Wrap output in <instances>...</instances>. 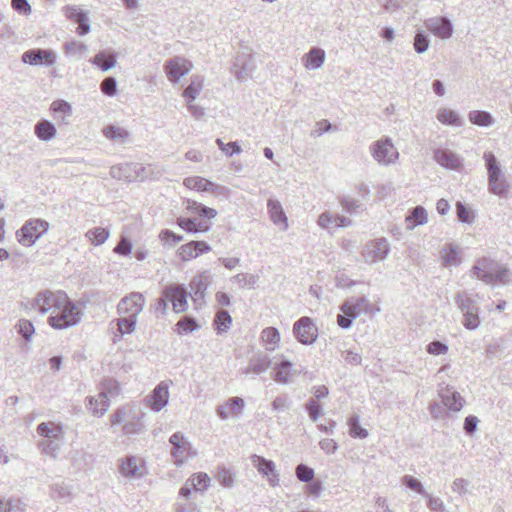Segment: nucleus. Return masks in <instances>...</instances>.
I'll use <instances>...</instances> for the list:
<instances>
[{"label":"nucleus","mask_w":512,"mask_h":512,"mask_svg":"<svg viewBox=\"0 0 512 512\" xmlns=\"http://www.w3.org/2000/svg\"><path fill=\"white\" fill-rule=\"evenodd\" d=\"M455 304L461 313L480 310L476 299L466 290L459 291L454 297Z\"/></svg>","instance_id":"c85d7f7f"},{"label":"nucleus","mask_w":512,"mask_h":512,"mask_svg":"<svg viewBox=\"0 0 512 512\" xmlns=\"http://www.w3.org/2000/svg\"><path fill=\"white\" fill-rule=\"evenodd\" d=\"M211 275L208 271H203L198 275L194 276L190 286L191 289L195 291L196 295L203 297L209 283H210Z\"/></svg>","instance_id":"79ce46f5"},{"label":"nucleus","mask_w":512,"mask_h":512,"mask_svg":"<svg viewBox=\"0 0 512 512\" xmlns=\"http://www.w3.org/2000/svg\"><path fill=\"white\" fill-rule=\"evenodd\" d=\"M295 375L296 371L293 368L292 362L284 358H281L273 368V379L279 384L285 385L290 383Z\"/></svg>","instance_id":"5701e85b"},{"label":"nucleus","mask_w":512,"mask_h":512,"mask_svg":"<svg viewBox=\"0 0 512 512\" xmlns=\"http://www.w3.org/2000/svg\"><path fill=\"white\" fill-rule=\"evenodd\" d=\"M189 480L195 491H206L211 484V478L208 474L203 472L193 474Z\"/></svg>","instance_id":"09e8293b"},{"label":"nucleus","mask_w":512,"mask_h":512,"mask_svg":"<svg viewBox=\"0 0 512 512\" xmlns=\"http://www.w3.org/2000/svg\"><path fill=\"white\" fill-rule=\"evenodd\" d=\"M183 185L198 192H213L218 185L200 176H191L183 180Z\"/></svg>","instance_id":"bb28decb"},{"label":"nucleus","mask_w":512,"mask_h":512,"mask_svg":"<svg viewBox=\"0 0 512 512\" xmlns=\"http://www.w3.org/2000/svg\"><path fill=\"white\" fill-rule=\"evenodd\" d=\"M34 133L39 140L49 142L56 137L57 129L51 121L41 119L35 124Z\"/></svg>","instance_id":"cd10ccee"},{"label":"nucleus","mask_w":512,"mask_h":512,"mask_svg":"<svg viewBox=\"0 0 512 512\" xmlns=\"http://www.w3.org/2000/svg\"><path fill=\"white\" fill-rule=\"evenodd\" d=\"M21 60L32 66L50 67L56 63V54L50 49H30L22 54Z\"/></svg>","instance_id":"f3484780"},{"label":"nucleus","mask_w":512,"mask_h":512,"mask_svg":"<svg viewBox=\"0 0 512 512\" xmlns=\"http://www.w3.org/2000/svg\"><path fill=\"white\" fill-rule=\"evenodd\" d=\"M424 26L427 31L441 40L450 39L454 31L451 20L443 16H434L426 19Z\"/></svg>","instance_id":"2eb2a0df"},{"label":"nucleus","mask_w":512,"mask_h":512,"mask_svg":"<svg viewBox=\"0 0 512 512\" xmlns=\"http://www.w3.org/2000/svg\"><path fill=\"white\" fill-rule=\"evenodd\" d=\"M170 383L161 381L149 395L147 404L154 412L161 411L168 404Z\"/></svg>","instance_id":"6ab92c4d"},{"label":"nucleus","mask_w":512,"mask_h":512,"mask_svg":"<svg viewBox=\"0 0 512 512\" xmlns=\"http://www.w3.org/2000/svg\"><path fill=\"white\" fill-rule=\"evenodd\" d=\"M144 425L141 421V417L133 412L131 409L130 417L127 418L123 425V432L126 435L140 434L144 431Z\"/></svg>","instance_id":"ea45409f"},{"label":"nucleus","mask_w":512,"mask_h":512,"mask_svg":"<svg viewBox=\"0 0 512 512\" xmlns=\"http://www.w3.org/2000/svg\"><path fill=\"white\" fill-rule=\"evenodd\" d=\"M203 89V78L201 76L191 77L189 85L184 89L182 96L187 102H194Z\"/></svg>","instance_id":"4c0bfd02"},{"label":"nucleus","mask_w":512,"mask_h":512,"mask_svg":"<svg viewBox=\"0 0 512 512\" xmlns=\"http://www.w3.org/2000/svg\"><path fill=\"white\" fill-rule=\"evenodd\" d=\"M488 171L489 191L497 196H504L509 190V184L506 182L500 167L497 164L496 157L492 152H485L483 156Z\"/></svg>","instance_id":"39448f33"},{"label":"nucleus","mask_w":512,"mask_h":512,"mask_svg":"<svg viewBox=\"0 0 512 512\" xmlns=\"http://www.w3.org/2000/svg\"><path fill=\"white\" fill-rule=\"evenodd\" d=\"M64 14L65 16L75 22L78 21H84L85 16L87 15L86 12L81 11L77 6L75 5H68L64 7Z\"/></svg>","instance_id":"052dcab7"},{"label":"nucleus","mask_w":512,"mask_h":512,"mask_svg":"<svg viewBox=\"0 0 512 512\" xmlns=\"http://www.w3.org/2000/svg\"><path fill=\"white\" fill-rule=\"evenodd\" d=\"M101 392H106L108 398L115 397L120 392L119 384L113 379H105L102 382V391Z\"/></svg>","instance_id":"774afa93"},{"label":"nucleus","mask_w":512,"mask_h":512,"mask_svg":"<svg viewBox=\"0 0 512 512\" xmlns=\"http://www.w3.org/2000/svg\"><path fill=\"white\" fill-rule=\"evenodd\" d=\"M169 442L172 445L171 455L174 458L175 465L178 467L182 466L188 457H194L196 455L192 444L181 432L172 434L169 438Z\"/></svg>","instance_id":"9d476101"},{"label":"nucleus","mask_w":512,"mask_h":512,"mask_svg":"<svg viewBox=\"0 0 512 512\" xmlns=\"http://www.w3.org/2000/svg\"><path fill=\"white\" fill-rule=\"evenodd\" d=\"M251 461L258 472L267 477L268 482L272 487L279 485V474L276 471V466L273 461L256 454L251 456Z\"/></svg>","instance_id":"a211bd4d"},{"label":"nucleus","mask_w":512,"mask_h":512,"mask_svg":"<svg viewBox=\"0 0 512 512\" xmlns=\"http://www.w3.org/2000/svg\"><path fill=\"white\" fill-rule=\"evenodd\" d=\"M118 471L128 480H138L148 473L145 460L137 455H127L118 460Z\"/></svg>","instance_id":"6e6552de"},{"label":"nucleus","mask_w":512,"mask_h":512,"mask_svg":"<svg viewBox=\"0 0 512 512\" xmlns=\"http://www.w3.org/2000/svg\"><path fill=\"white\" fill-rule=\"evenodd\" d=\"M50 111L55 115V119L64 125L69 124V118L73 114L71 104L65 100L53 101L50 105Z\"/></svg>","instance_id":"a878e982"},{"label":"nucleus","mask_w":512,"mask_h":512,"mask_svg":"<svg viewBox=\"0 0 512 512\" xmlns=\"http://www.w3.org/2000/svg\"><path fill=\"white\" fill-rule=\"evenodd\" d=\"M101 92L107 96H114L117 92V81L114 77L105 78L100 84Z\"/></svg>","instance_id":"680f3d73"},{"label":"nucleus","mask_w":512,"mask_h":512,"mask_svg":"<svg viewBox=\"0 0 512 512\" xmlns=\"http://www.w3.org/2000/svg\"><path fill=\"white\" fill-rule=\"evenodd\" d=\"M370 302L366 297H352L340 306L342 314L337 316V324L343 329H349L353 320L361 314H366L370 310Z\"/></svg>","instance_id":"20e7f679"},{"label":"nucleus","mask_w":512,"mask_h":512,"mask_svg":"<svg viewBox=\"0 0 512 512\" xmlns=\"http://www.w3.org/2000/svg\"><path fill=\"white\" fill-rule=\"evenodd\" d=\"M511 272L505 266L489 258L479 259L471 269V276L488 285L508 284Z\"/></svg>","instance_id":"f257e3e1"},{"label":"nucleus","mask_w":512,"mask_h":512,"mask_svg":"<svg viewBox=\"0 0 512 512\" xmlns=\"http://www.w3.org/2000/svg\"><path fill=\"white\" fill-rule=\"evenodd\" d=\"M231 281L236 283L239 288L254 289L259 281V276L249 273H239L231 278Z\"/></svg>","instance_id":"37998d69"},{"label":"nucleus","mask_w":512,"mask_h":512,"mask_svg":"<svg viewBox=\"0 0 512 512\" xmlns=\"http://www.w3.org/2000/svg\"><path fill=\"white\" fill-rule=\"evenodd\" d=\"M67 296V293L61 290H43L32 299L31 308L40 315L52 317L62 307Z\"/></svg>","instance_id":"7ed1b4c3"},{"label":"nucleus","mask_w":512,"mask_h":512,"mask_svg":"<svg viewBox=\"0 0 512 512\" xmlns=\"http://www.w3.org/2000/svg\"><path fill=\"white\" fill-rule=\"evenodd\" d=\"M136 323L137 317L122 315V317L117 319V331L119 332V336L121 337L134 332Z\"/></svg>","instance_id":"a18cd8bd"},{"label":"nucleus","mask_w":512,"mask_h":512,"mask_svg":"<svg viewBox=\"0 0 512 512\" xmlns=\"http://www.w3.org/2000/svg\"><path fill=\"white\" fill-rule=\"evenodd\" d=\"M433 159L442 167L451 170L459 169L463 162V159L455 152L441 148L434 151Z\"/></svg>","instance_id":"4be33fe9"},{"label":"nucleus","mask_w":512,"mask_h":512,"mask_svg":"<svg viewBox=\"0 0 512 512\" xmlns=\"http://www.w3.org/2000/svg\"><path fill=\"white\" fill-rule=\"evenodd\" d=\"M162 294L169 299L175 313H182L187 310L188 293L183 285L170 284L163 289Z\"/></svg>","instance_id":"dca6fc26"},{"label":"nucleus","mask_w":512,"mask_h":512,"mask_svg":"<svg viewBox=\"0 0 512 512\" xmlns=\"http://www.w3.org/2000/svg\"><path fill=\"white\" fill-rule=\"evenodd\" d=\"M407 229H414L416 226L427 223V212L422 206L413 208L409 215L406 216Z\"/></svg>","instance_id":"58836bf2"},{"label":"nucleus","mask_w":512,"mask_h":512,"mask_svg":"<svg viewBox=\"0 0 512 512\" xmlns=\"http://www.w3.org/2000/svg\"><path fill=\"white\" fill-rule=\"evenodd\" d=\"M390 252L389 242L386 238H377L368 241L361 251L363 261L368 265L384 261Z\"/></svg>","instance_id":"1a4fd4ad"},{"label":"nucleus","mask_w":512,"mask_h":512,"mask_svg":"<svg viewBox=\"0 0 512 512\" xmlns=\"http://www.w3.org/2000/svg\"><path fill=\"white\" fill-rule=\"evenodd\" d=\"M216 144H217L218 148L229 157H231L234 154H240L242 152V149H241L239 143L236 141L229 142L226 144L222 141V139L217 138Z\"/></svg>","instance_id":"4d7b16f0"},{"label":"nucleus","mask_w":512,"mask_h":512,"mask_svg":"<svg viewBox=\"0 0 512 512\" xmlns=\"http://www.w3.org/2000/svg\"><path fill=\"white\" fill-rule=\"evenodd\" d=\"M437 120L448 126H462L463 121L459 114L449 108H439L436 115Z\"/></svg>","instance_id":"e433bc0d"},{"label":"nucleus","mask_w":512,"mask_h":512,"mask_svg":"<svg viewBox=\"0 0 512 512\" xmlns=\"http://www.w3.org/2000/svg\"><path fill=\"white\" fill-rule=\"evenodd\" d=\"M176 326H177V333L180 335L192 333L193 331L199 329V325L197 324L196 320L189 316H185V317L181 318L178 321V323L176 324Z\"/></svg>","instance_id":"5fc2aeb1"},{"label":"nucleus","mask_w":512,"mask_h":512,"mask_svg":"<svg viewBox=\"0 0 512 512\" xmlns=\"http://www.w3.org/2000/svg\"><path fill=\"white\" fill-rule=\"evenodd\" d=\"M49 226L46 220L39 218L29 219L16 232L17 240L21 245L30 247L48 231Z\"/></svg>","instance_id":"0eeeda50"},{"label":"nucleus","mask_w":512,"mask_h":512,"mask_svg":"<svg viewBox=\"0 0 512 512\" xmlns=\"http://www.w3.org/2000/svg\"><path fill=\"white\" fill-rule=\"evenodd\" d=\"M441 258L445 267H457L461 264V249L449 244L442 250Z\"/></svg>","instance_id":"f704fd0d"},{"label":"nucleus","mask_w":512,"mask_h":512,"mask_svg":"<svg viewBox=\"0 0 512 512\" xmlns=\"http://www.w3.org/2000/svg\"><path fill=\"white\" fill-rule=\"evenodd\" d=\"M37 432L40 436L48 438V440H58L63 437V429L59 424L54 422H42L37 426Z\"/></svg>","instance_id":"c9c22d12"},{"label":"nucleus","mask_w":512,"mask_h":512,"mask_svg":"<svg viewBox=\"0 0 512 512\" xmlns=\"http://www.w3.org/2000/svg\"><path fill=\"white\" fill-rule=\"evenodd\" d=\"M144 167L138 163H123L112 166L110 169V175L118 180H124L128 182L143 180L146 175L144 174Z\"/></svg>","instance_id":"f8f14e48"},{"label":"nucleus","mask_w":512,"mask_h":512,"mask_svg":"<svg viewBox=\"0 0 512 512\" xmlns=\"http://www.w3.org/2000/svg\"><path fill=\"white\" fill-rule=\"evenodd\" d=\"M340 204L342 208L349 213H354L362 207V203L351 196L342 197Z\"/></svg>","instance_id":"e2e57ef3"},{"label":"nucleus","mask_w":512,"mask_h":512,"mask_svg":"<svg viewBox=\"0 0 512 512\" xmlns=\"http://www.w3.org/2000/svg\"><path fill=\"white\" fill-rule=\"evenodd\" d=\"M144 306V295L140 292H132L119 301L117 305V312L119 315L138 317Z\"/></svg>","instance_id":"ddd939ff"},{"label":"nucleus","mask_w":512,"mask_h":512,"mask_svg":"<svg viewBox=\"0 0 512 512\" xmlns=\"http://www.w3.org/2000/svg\"><path fill=\"white\" fill-rule=\"evenodd\" d=\"M192 68L193 65L190 61L179 56L168 59L164 64L166 76L172 83H178Z\"/></svg>","instance_id":"4468645a"},{"label":"nucleus","mask_w":512,"mask_h":512,"mask_svg":"<svg viewBox=\"0 0 512 512\" xmlns=\"http://www.w3.org/2000/svg\"><path fill=\"white\" fill-rule=\"evenodd\" d=\"M442 403L445 407L453 412H459L465 403L464 398L457 391H452L446 388L440 393Z\"/></svg>","instance_id":"c756f323"},{"label":"nucleus","mask_w":512,"mask_h":512,"mask_svg":"<svg viewBox=\"0 0 512 512\" xmlns=\"http://www.w3.org/2000/svg\"><path fill=\"white\" fill-rule=\"evenodd\" d=\"M267 209L270 220L279 226L282 231H286L288 229V218L281 203L278 200L269 199L267 201Z\"/></svg>","instance_id":"b1692460"},{"label":"nucleus","mask_w":512,"mask_h":512,"mask_svg":"<svg viewBox=\"0 0 512 512\" xmlns=\"http://www.w3.org/2000/svg\"><path fill=\"white\" fill-rule=\"evenodd\" d=\"M448 350V346L445 343L438 340L430 342L426 347V351L434 356L445 355L448 352Z\"/></svg>","instance_id":"0e129e2a"},{"label":"nucleus","mask_w":512,"mask_h":512,"mask_svg":"<svg viewBox=\"0 0 512 512\" xmlns=\"http://www.w3.org/2000/svg\"><path fill=\"white\" fill-rule=\"evenodd\" d=\"M423 496L426 497L427 506L432 512H445L446 511V506H445L444 502L439 497L432 496L431 494H429L427 492Z\"/></svg>","instance_id":"bf43d9fd"},{"label":"nucleus","mask_w":512,"mask_h":512,"mask_svg":"<svg viewBox=\"0 0 512 512\" xmlns=\"http://www.w3.org/2000/svg\"><path fill=\"white\" fill-rule=\"evenodd\" d=\"M372 158L381 166H390L399 159V152L390 137L374 141L369 146Z\"/></svg>","instance_id":"423d86ee"},{"label":"nucleus","mask_w":512,"mask_h":512,"mask_svg":"<svg viewBox=\"0 0 512 512\" xmlns=\"http://www.w3.org/2000/svg\"><path fill=\"white\" fill-rule=\"evenodd\" d=\"M270 366V357L263 352H258L249 360L247 367L242 370V373L246 376H257L266 372Z\"/></svg>","instance_id":"412c9836"},{"label":"nucleus","mask_w":512,"mask_h":512,"mask_svg":"<svg viewBox=\"0 0 512 512\" xmlns=\"http://www.w3.org/2000/svg\"><path fill=\"white\" fill-rule=\"evenodd\" d=\"M110 236V232L103 227H96L88 230L85 233V237L93 244L94 246H99L104 244Z\"/></svg>","instance_id":"c03bdc74"},{"label":"nucleus","mask_w":512,"mask_h":512,"mask_svg":"<svg viewBox=\"0 0 512 512\" xmlns=\"http://www.w3.org/2000/svg\"><path fill=\"white\" fill-rule=\"evenodd\" d=\"M296 476L302 482H310L314 477V470L307 465L299 464L296 467Z\"/></svg>","instance_id":"338daca9"},{"label":"nucleus","mask_w":512,"mask_h":512,"mask_svg":"<svg viewBox=\"0 0 512 512\" xmlns=\"http://www.w3.org/2000/svg\"><path fill=\"white\" fill-rule=\"evenodd\" d=\"M109 408V400L106 392H100L96 396L89 397V410L94 416H103Z\"/></svg>","instance_id":"473e14b6"},{"label":"nucleus","mask_w":512,"mask_h":512,"mask_svg":"<svg viewBox=\"0 0 512 512\" xmlns=\"http://www.w3.org/2000/svg\"><path fill=\"white\" fill-rule=\"evenodd\" d=\"M211 250V246L204 241H191L183 244L178 249L177 254L182 261H189Z\"/></svg>","instance_id":"aec40b11"},{"label":"nucleus","mask_w":512,"mask_h":512,"mask_svg":"<svg viewBox=\"0 0 512 512\" xmlns=\"http://www.w3.org/2000/svg\"><path fill=\"white\" fill-rule=\"evenodd\" d=\"M430 46L429 36L424 31H417L414 36L413 47L418 54L425 53Z\"/></svg>","instance_id":"864d4df0"},{"label":"nucleus","mask_w":512,"mask_h":512,"mask_svg":"<svg viewBox=\"0 0 512 512\" xmlns=\"http://www.w3.org/2000/svg\"><path fill=\"white\" fill-rule=\"evenodd\" d=\"M232 323V318L226 310H221L216 314L214 324L219 334L226 332Z\"/></svg>","instance_id":"603ef678"},{"label":"nucleus","mask_w":512,"mask_h":512,"mask_svg":"<svg viewBox=\"0 0 512 512\" xmlns=\"http://www.w3.org/2000/svg\"><path fill=\"white\" fill-rule=\"evenodd\" d=\"M293 334L301 344L311 345L318 337V328L310 317L304 316L294 323Z\"/></svg>","instance_id":"9b49d317"},{"label":"nucleus","mask_w":512,"mask_h":512,"mask_svg":"<svg viewBox=\"0 0 512 512\" xmlns=\"http://www.w3.org/2000/svg\"><path fill=\"white\" fill-rule=\"evenodd\" d=\"M86 51L87 46L82 42L70 41L65 44V53L67 55L78 56V58H80Z\"/></svg>","instance_id":"13d9d810"},{"label":"nucleus","mask_w":512,"mask_h":512,"mask_svg":"<svg viewBox=\"0 0 512 512\" xmlns=\"http://www.w3.org/2000/svg\"><path fill=\"white\" fill-rule=\"evenodd\" d=\"M102 132L107 139L117 143H125L129 137V132L126 129L115 125L106 126Z\"/></svg>","instance_id":"a19ab883"},{"label":"nucleus","mask_w":512,"mask_h":512,"mask_svg":"<svg viewBox=\"0 0 512 512\" xmlns=\"http://www.w3.org/2000/svg\"><path fill=\"white\" fill-rule=\"evenodd\" d=\"M349 434L353 438L365 439L368 437L369 433L365 428H362L359 425V416L353 415L349 421Z\"/></svg>","instance_id":"3c124183"},{"label":"nucleus","mask_w":512,"mask_h":512,"mask_svg":"<svg viewBox=\"0 0 512 512\" xmlns=\"http://www.w3.org/2000/svg\"><path fill=\"white\" fill-rule=\"evenodd\" d=\"M90 62L101 71L106 72L117 65V54L115 52L100 51Z\"/></svg>","instance_id":"7c9ffc66"},{"label":"nucleus","mask_w":512,"mask_h":512,"mask_svg":"<svg viewBox=\"0 0 512 512\" xmlns=\"http://www.w3.org/2000/svg\"><path fill=\"white\" fill-rule=\"evenodd\" d=\"M215 478L224 488L230 489L234 486L235 474L226 467H219Z\"/></svg>","instance_id":"8fccbe9b"},{"label":"nucleus","mask_w":512,"mask_h":512,"mask_svg":"<svg viewBox=\"0 0 512 512\" xmlns=\"http://www.w3.org/2000/svg\"><path fill=\"white\" fill-rule=\"evenodd\" d=\"M480 310H475L472 312L462 313L463 314V326L468 330H475L480 326Z\"/></svg>","instance_id":"6e6d98bb"},{"label":"nucleus","mask_w":512,"mask_h":512,"mask_svg":"<svg viewBox=\"0 0 512 512\" xmlns=\"http://www.w3.org/2000/svg\"><path fill=\"white\" fill-rule=\"evenodd\" d=\"M469 121L472 124L481 126V127H489L494 123L493 117L490 113L486 111L474 110L469 112L468 114Z\"/></svg>","instance_id":"49530a36"},{"label":"nucleus","mask_w":512,"mask_h":512,"mask_svg":"<svg viewBox=\"0 0 512 512\" xmlns=\"http://www.w3.org/2000/svg\"><path fill=\"white\" fill-rule=\"evenodd\" d=\"M326 54L322 48L313 47L302 58L303 66L307 70H316L323 66Z\"/></svg>","instance_id":"393cba45"},{"label":"nucleus","mask_w":512,"mask_h":512,"mask_svg":"<svg viewBox=\"0 0 512 512\" xmlns=\"http://www.w3.org/2000/svg\"><path fill=\"white\" fill-rule=\"evenodd\" d=\"M280 332L275 327H267L262 330L260 340L267 351H275L280 344Z\"/></svg>","instance_id":"2f4dec72"},{"label":"nucleus","mask_w":512,"mask_h":512,"mask_svg":"<svg viewBox=\"0 0 512 512\" xmlns=\"http://www.w3.org/2000/svg\"><path fill=\"white\" fill-rule=\"evenodd\" d=\"M244 405L245 402L240 397H232L226 401V406L229 408L230 416H238Z\"/></svg>","instance_id":"69168bd1"},{"label":"nucleus","mask_w":512,"mask_h":512,"mask_svg":"<svg viewBox=\"0 0 512 512\" xmlns=\"http://www.w3.org/2000/svg\"><path fill=\"white\" fill-rule=\"evenodd\" d=\"M50 497L56 501L68 502L72 498V487L65 482H56L49 487Z\"/></svg>","instance_id":"72a5a7b5"},{"label":"nucleus","mask_w":512,"mask_h":512,"mask_svg":"<svg viewBox=\"0 0 512 512\" xmlns=\"http://www.w3.org/2000/svg\"><path fill=\"white\" fill-rule=\"evenodd\" d=\"M82 315L80 307L67 296L62 307L52 317L47 318V323L55 330H66L78 325Z\"/></svg>","instance_id":"f03ea898"},{"label":"nucleus","mask_w":512,"mask_h":512,"mask_svg":"<svg viewBox=\"0 0 512 512\" xmlns=\"http://www.w3.org/2000/svg\"><path fill=\"white\" fill-rule=\"evenodd\" d=\"M15 329L26 342L32 341V337L35 334V327L30 320L24 318L18 320L15 325Z\"/></svg>","instance_id":"de8ad7c7"}]
</instances>
